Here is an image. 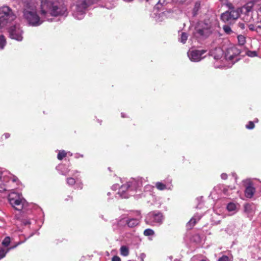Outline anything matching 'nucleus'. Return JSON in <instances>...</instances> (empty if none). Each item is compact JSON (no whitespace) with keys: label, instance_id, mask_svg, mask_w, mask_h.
Instances as JSON below:
<instances>
[{"label":"nucleus","instance_id":"nucleus-1","mask_svg":"<svg viewBox=\"0 0 261 261\" xmlns=\"http://www.w3.org/2000/svg\"><path fill=\"white\" fill-rule=\"evenodd\" d=\"M23 17L28 25L37 27L51 17L68 15L66 6L62 0H40L39 3H27L23 9Z\"/></svg>","mask_w":261,"mask_h":261},{"label":"nucleus","instance_id":"nucleus-2","mask_svg":"<svg viewBox=\"0 0 261 261\" xmlns=\"http://www.w3.org/2000/svg\"><path fill=\"white\" fill-rule=\"evenodd\" d=\"M148 177L138 176L125 181L119 188L118 194L122 198H128L140 191L143 185L148 182Z\"/></svg>","mask_w":261,"mask_h":261},{"label":"nucleus","instance_id":"nucleus-3","mask_svg":"<svg viewBox=\"0 0 261 261\" xmlns=\"http://www.w3.org/2000/svg\"><path fill=\"white\" fill-rule=\"evenodd\" d=\"M19 183L18 178L9 171L0 168V192L11 191L17 188Z\"/></svg>","mask_w":261,"mask_h":261},{"label":"nucleus","instance_id":"nucleus-4","mask_svg":"<svg viewBox=\"0 0 261 261\" xmlns=\"http://www.w3.org/2000/svg\"><path fill=\"white\" fill-rule=\"evenodd\" d=\"M93 3L92 0H73L71 7L73 16L78 20L83 19L87 8Z\"/></svg>","mask_w":261,"mask_h":261},{"label":"nucleus","instance_id":"nucleus-5","mask_svg":"<svg viewBox=\"0 0 261 261\" xmlns=\"http://www.w3.org/2000/svg\"><path fill=\"white\" fill-rule=\"evenodd\" d=\"M240 50L237 47L233 46L228 47L225 51V56L222 61L223 63L220 66L215 64L217 68H230L239 60L238 56L240 54Z\"/></svg>","mask_w":261,"mask_h":261},{"label":"nucleus","instance_id":"nucleus-6","mask_svg":"<svg viewBox=\"0 0 261 261\" xmlns=\"http://www.w3.org/2000/svg\"><path fill=\"white\" fill-rule=\"evenodd\" d=\"M228 10L221 15V20L226 24H232L239 17L241 13L240 8H235L232 4L228 3Z\"/></svg>","mask_w":261,"mask_h":261},{"label":"nucleus","instance_id":"nucleus-7","mask_svg":"<svg viewBox=\"0 0 261 261\" xmlns=\"http://www.w3.org/2000/svg\"><path fill=\"white\" fill-rule=\"evenodd\" d=\"M16 18L12 9L7 6L0 8V29L5 27Z\"/></svg>","mask_w":261,"mask_h":261},{"label":"nucleus","instance_id":"nucleus-8","mask_svg":"<svg viewBox=\"0 0 261 261\" xmlns=\"http://www.w3.org/2000/svg\"><path fill=\"white\" fill-rule=\"evenodd\" d=\"M8 199L11 205L17 211H21L25 202L21 194L14 192L9 194Z\"/></svg>","mask_w":261,"mask_h":261},{"label":"nucleus","instance_id":"nucleus-9","mask_svg":"<svg viewBox=\"0 0 261 261\" xmlns=\"http://www.w3.org/2000/svg\"><path fill=\"white\" fill-rule=\"evenodd\" d=\"M213 30L211 23L201 22L196 27L195 34L197 37H206L212 33Z\"/></svg>","mask_w":261,"mask_h":261},{"label":"nucleus","instance_id":"nucleus-10","mask_svg":"<svg viewBox=\"0 0 261 261\" xmlns=\"http://www.w3.org/2000/svg\"><path fill=\"white\" fill-rule=\"evenodd\" d=\"M254 180H257L261 182L259 179L257 178L246 179L244 180L243 181L245 187V196L247 198H252L256 192V189L254 187Z\"/></svg>","mask_w":261,"mask_h":261},{"label":"nucleus","instance_id":"nucleus-11","mask_svg":"<svg viewBox=\"0 0 261 261\" xmlns=\"http://www.w3.org/2000/svg\"><path fill=\"white\" fill-rule=\"evenodd\" d=\"M206 50L204 49H190L188 53V56L190 60L194 62H198L205 57Z\"/></svg>","mask_w":261,"mask_h":261},{"label":"nucleus","instance_id":"nucleus-12","mask_svg":"<svg viewBox=\"0 0 261 261\" xmlns=\"http://www.w3.org/2000/svg\"><path fill=\"white\" fill-rule=\"evenodd\" d=\"M9 33L11 39L18 41H21L22 40L23 32L19 24H15L11 27L9 30Z\"/></svg>","mask_w":261,"mask_h":261},{"label":"nucleus","instance_id":"nucleus-13","mask_svg":"<svg viewBox=\"0 0 261 261\" xmlns=\"http://www.w3.org/2000/svg\"><path fill=\"white\" fill-rule=\"evenodd\" d=\"M236 189L230 187H227L224 185H218L214 187L213 192L212 193L213 194L215 192L223 194L224 195L230 196L233 194Z\"/></svg>","mask_w":261,"mask_h":261},{"label":"nucleus","instance_id":"nucleus-14","mask_svg":"<svg viewBox=\"0 0 261 261\" xmlns=\"http://www.w3.org/2000/svg\"><path fill=\"white\" fill-rule=\"evenodd\" d=\"M155 186L159 191H171L173 189L172 180L171 179H167L161 181H158L155 182Z\"/></svg>","mask_w":261,"mask_h":261},{"label":"nucleus","instance_id":"nucleus-15","mask_svg":"<svg viewBox=\"0 0 261 261\" xmlns=\"http://www.w3.org/2000/svg\"><path fill=\"white\" fill-rule=\"evenodd\" d=\"M195 208L197 210H202L204 212L210 211V209H208L207 206H205L203 203V196H199L195 199Z\"/></svg>","mask_w":261,"mask_h":261},{"label":"nucleus","instance_id":"nucleus-16","mask_svg":"<svg viewBox=\"0 0 261 261\" xmlns=\"http://www.w3.org/2000/svg\"><path fill=\"white\" fill-rule=\"evenodd\" d=\"M210 53L215 60H218L223 57V51L220 47H216L214 49H212Z\"/></svg>","mask_w":261,"mask_h":261},{"label":"nucleus","instance_id":"nucleus-17","mask_svg":"<svg viewBox=\"0 0 261 261\" xmlns=\"http://www.w3.org/2000/svg\"><path fill=\"white\" fill-rule=\"evenodd\" d=\"M149 217L151 222L161 223L163 220L162 213H149Z\"/></svg>","mask_w":261,"mask_h":261},{"label":"nucleus","instance_id":"nucleus-18","mask_svg":"<svg viewBox=\"0 0 261 261\" xmlns=\"http://www.w3.org/2000/svg\"><path fill=\"white\" fill-rule=\"evenodd\" d=\"M56 169L59 172L60 174L63 175H67L70 170L68 168L66 167L65 165L59 164L56 167Z\"/></svg>","mask_w":261,"mask_h":261},{"label":"nucleus","instance_id":"nucleus-19","mask_svg":"<svg viewBox=\"0 0 261 261\" xmlns=\"http://www.w3.org/2000/svg\"><path fill=\"white\" fill-rule=\"evenodd\" d=\"M227 210L229 211H239L240 205L233 202H229L227 205Z\"/></svg>","mask_w":261,"mask_h":261},{"label":"nucleus","instance_id":"nucleus-20","mask_svg":"<svg viewBox=\"0 0 261 261\" xmlns=\"http://www.w3.org/2000/svg\"><path fill=\"white\" fill-rule=\"evenodd\" d=\"M139 223V220L137 219H130L127 221V224L129 227H134Z\"/></svg>","mask_w":261,"mask_h":261},{"label":"nucleus","instance_id":"nucleus-21","mask_svg":"<svg viewBox=\"0 0 261 261\" xmlns=\"http://www.w3.org/2000/svg\"><path fill=\"white\" fill-rule=\"evenodd\" d=\"M243 14V19L245 22H251L253 20L252 14H249L248 13H242Z\"/></svg>","mask_w":261,"mask_h":261},{"label":"nucleus","instance_id":"nucleus-22","mask_svg":"<svg viewBox=\"0 0 261 261\" xmlns=\"http://www.w3.org/2000/svg\"><path fill=\"white\" fill-rule=\"evenodd\" d=\"M247 26L249 29L252 31L260 32V31L261 30V27L260 25H256L252 23L247 24Z\"/></svg>","mask_w":261,"mask_h":261},{"label":"nucleus","instance_id":"nucleus-23","mask_svg":"<svg viewBox=\"0 0 261 261\" xmlns=\"http://www.w3.org/2000/svg\"><path fill=\"white\" fill-rule=\"evenodd\" d=\"M197 222V220L195 218H192L187 223L186 227L188 229H191Z\"/></svg>","mask_w":261,"mask_h":261},{"label":"nucleus","instance_id":"nucleus-24","mask_svg":"<svg viewBox=\"0 0 261 261\" xmlns=\"http://www.w3.org/2000/svg\"><path fill=\"white\" fill-rule=\"evenodd\" d=\"M76 179L77 178H75L74 177H70L66 178V183L69 186H73L75 185L76 182Z\"/></svg>","mask_w":261,"mask_h":261},{"label":"nucleus","instance_id":"nucleus-25","mask_svg":"<svg viewBox=\"0 0 261 261\" xmlns=\"http://www.w3.org/2000/svg\"><path fill=\"white\" fill-rule=\"evenodd\" d=\"M120 254L121 255L126 256L129 254V250L126 246H122L120 248Z\"/></svg>","mask_w":261,"mask_h":261},{"label":"nucleus","instance_id":"nucleus-26","mask_svg":"<svg viewBox=\"0 0 261 261\" xmlns=\"http://www.w3.org/2000/svg\"><path fill=\"white\" fill-rule=\"evenodd\" d=\"M188 37V35L186 33L182 32L180 35V36L179 38V41L180 42L184 44L186 43V41L187 40Z\"/></svg>","mask_w":261,"mask_h":261},{"label":"nucleus","instance_id":"nucleus-27","mask_svg":"<svg viewBox=\"0 0 261 261\" xmlns=\"http://www.w3.org/2000/svg\"><path fill=\"white\" fill-rule=\"evenodd\" d=\"M67 154V152H66L64 150H59L58 154L57 155V159L59 160H62L64 158H65Z\"/></svg>","mask_w":261,"mask_h":261},{"label":"nucleus","instance_id":"nucleus-28","mask_svg":"<svg viewBox=\"0 0 261 261\" xmlns=\"http://www.w3.org/2000/svg\"><path fill=\"white\" fill-rule=\"evenodd\" d=\"M200 3L199 2H197L195 3L194 7L193 10V15H196L197 14L198 11L200 9Z\"/></svg>","mask_w":261,"mask_h":261},{"label":"nucleus","instance_id":"nucleus-29","mask_svg":"<svg viewBox=\"0 0 261 261\" xmlns=\"http://www.w3.org/2000/svg\"><path fill=\"white\" fill-rule=\"evenodd\" d=\"M230 24H226L224 25L223 27V29L224 32L227 34H230L232 33L231 29L229 26Z\"/></svg>","mask_w":261,"mask_h":261},{"label":"nucleus","instance_id":"nucleus-30","mask_svg":"<svg viewBox=\"0 0 261 261\" xmlns=\"http://www.w3.org/2000/svg\"><path fill=\"white\" fill-rule=\"evenodd\" d=\"M6 44V39L3 35L0 36V49H3Z\"/></svg>","mask_w":261,"mask_h":261},{"label":"nucleus","instance_id":"nucleus-31","mask_svg":"<svg viewBox=\"0 0 261 261\" xmlns=\"http://www.w3.org/2000/svg\"><path fill=\"white\" fill-rule=\"evenodd\" d=\"M143 234L145 236H153L154 234V232L152 229L148 228L144 231Z\"/></svg>","mask_w":261,"mask_h":261},{"label":"nucleus","instance_id":"nucleus-32","mask_svg":"<svg viewBox=\"0 0 261 261\" xmlns=\"http://www.w3.org/2000/svg\"><path fill=\"white\" fill-rule=\"evenodd\" d=\"M238 42L240 45H243L246 42L245 37L243 35H239L238 36Z\"/></svg>","mask_w":261,"mask_h":261},{"label":"nucleus","instance_id":"nucleus-33","mask_svg":"<svg viewBox=\"0 0 261 261\" xmlns=\"http://www.w3.org/2000/svg\"><path fill=\"white\" fill-rule=\"evenodd\" d=\"M10 242V238L9 237H7L4 239L2 244L5 246L7 247L9 245Z\"/></svg>","mask_w":261,"mask_h":261},{"label":"nucleus","instance_id":"nucleus-34","mask_svg":"<svg viewBox=\"0 0 261 261\" xmlns=\"http://www.w3.org/2000/svg\"><path fill=\"white\" fill-rule=\"evenodd\" d=\"M246 54L250 57H254L257 56V52L256 51L248 50L246 51Z\"/></svg>","mask_w":261,"mask_h":261},{"label":"nucleus","instance_id":"nucleus-35","mask_svg":"<svg viewBox=\"0 0 261 261\" xmlns=\"http://www.w3.org/2000/svg\"><path fill=\"white\" fill-rule=\"evenodd\" d=\"M76 188L79 189H82L83 188V184L81 180L76 179V182L75 184Z\"/></svg>","mask_w":261,"mask_h":261},{"label":"nucleus","instance_id":"nucleus-36","mask_svg":"<svg viewBox=\"0 0 261 261\" xmlns=\"http://www.w3.org/2000/svg\"><path fill=\"white\" fill-rule=\"evenodd\" d=\"M255 125L254 122L252 121H249L247 124L246 125V128L248 129H252L254 128Z\"/></svg>","mask_w":261,"mask_h":261},{"label":"nucleus","instance_id":"nucleus-37","mask_svg":"<svg viewBox=\"0 0 261 261\" xmlns=\"http://www.w3.org/2000/svg\"><path fill=\"white\" fill-rule=\"evenodd\" d=\"M218 261H229V258L226 255H223L219 258Z\"/></svg>","mask_w":261,"mask_h":261},{"label":"nucleus","instance_id":"nucleus-38","mask_svg":"<svg viewBox=\"0 0 261 261\" xmlns=\"http://www.w3.org/2000/svg\"><path fill=\"white\" fill-rule=\"evenodd\" d=\"M252 206L251 205L249 204H246L244 205V207H245V212H248L250 210H253L252 208H250V207Z\"/></svg>","mask_w":261,"mask_h":261},{"label":"nucleus","instance_id":"nucleus-39","mask_svg":"<svg viewBox=\"0 0 261 261\" xmlns=\"http://www.w3.org/2000/svg\"><path fill=\"white\" fill-rule=\"evenodd\" d=\"M10 137V134L9 133H6L3 134L1 137V139L3 140L4 139H7Z\"/></svg>","mask_w":261,"mask_h":261},{"label":"nucleus","instance_id":"nucleus-40","mask_svg":"<svg viewBox=\"0 0 261 261\" xmlns=\"http://www.w3.org/2000/svg\"><path fill=\"white\" fill-rule=\"evenodd\" d=\"M6 254L5 250L2 248H0V259L3 258Z\"/></svg>","mask_w":261,"mask_h":261},{"label":"nucleus","instance_id":"nucleus-41","mask_svg":"<svg viewBox=\"0 0 261 261\" xmlns=\"http://www.w3.org/2000/svg\"><path fill=\"white\" fill-rule=\"evenodd\" d=\"M165 1H166V0H159L156 7L158 8H159V5H161V6L163 5L165 3Z\"/></svg>","mask_w":261,"mask_h":261},{"label":"nucleus","instance_id":"nucleus-42","mask_svg":"<svg viewBox=\"0 0 261 261\" xmlns=\"http://www.w3.org/2000/svg\"><path fill=\"white\" fill-rule=\"evenodd\" d=\"M153 188V187L150 185H146L144 187V189L146 191L152 190Z\"/></svg>","mask_w":261,"mask_h":261},{"label":"nucleus","instance_id":"nucleus-43","mask_svg":"<svg viewBox=\"0 0 261 261\" xmlns=\"http://www.w3.org/2000/svg\"><path fill=\"white\" fill-rule=\"evenodd\" d=\"M112 261H121V259L118 256L115 255L112 257Z\"/></svg>","mask_w":261,"mask_h":261},{"label":"nucleus","instance_id":"nucleus-44","mask_svg":"<svg viewBox=\"0 0 261 261\" xmlns=\"http://www.w3.org/2000/svg\"><path fill=\"white\" fill-rule=\"evenodd\" d=\"M221 177L222 179L225 180L227 178V175L226 173H222L221 175Z\"/></svg>","mask_w":261,"mask_h":261},{"label":"nucleus","instance_id":"nucleus-45","mask_svg":"<svg viewBox=\"0 0 261 261\" xmlns=\"http://www.w3.org/2000/svg\"><path fill=\"white\" fill-rule=\"evenodd\" d=\"M238 26L239 28H240L241 29H245V25L244 23H238Z\"/></svg>","mask_w":261,"mask_h":261},{"label":"nucleus","instance_id":"nucleus-46","mask_svg":"<svg viewBox=\"0 0 261 261\" xmlns=\"http://www.w3.org/2000/svg\"><path fill=\"white\" fill-rule=\"evenodd\" d=\"M74 157L76 159H78L80 157L81 158H83V154H81L80 153H76L75 155H74Z\"/></svg>","mask_w":261,"mask_h":261},{"label":"nucleus","instance_id":"nucleus-47","mask_svg":"<svg viewBox=\"0 0 261 261\" xmlns=\"http://www.w3.org/2000/svg\"><path fill=\"white\" fill-rule=\"evenodd\" d=\"M79 173V171L77 170H74L73 171V173L72 174V176L75 178H77V176L75 175L76 173Z\"/></svg>","mask_w":261,"mask_h":261},{"label":"nucleus","instance_id":"nucleus-48","mask_svg":"<svg viewBox=\"0 0 261 261\" xmlns=\"http://www.w3.org/2000/svg\"><path fill=\"white\" fill-rule=\"evenodd\" d=\"M22 222H23V223H24V224L25 225H27L28 224H30L31 223L29 220H24L22 221Z\"/></svg>","mask_w":261,"mask_h":261},{"label":"nucleus","instance_id":"nucleus-49","mask_svg":"<svg viewBox=\"0 0 261 261\" xmlns=\"http://www.w3.org/2000/svg\"><path fill=\"white\" fill-rule=\"evenodd\" d=\"M174 2L176 3H182L185 2L186 0H173Z\"/></svg>","mask_w":261,"mask_h":261},{"label":"nucleus","instance_id":"nucleus-50","mask_svg":"<svg viewBox=\"0 0 261 261\" xmlns=\"http://www.w3.org/2000/svg\"><path fill=\"white\" fill-rule=\"evenodd\" d=\"M35 210L37 211H42V208L40 207L36 206V208L35 209Z\"/></svg>","mask_w":261,"mask_h":261},{"label":"nucleus","instance_id":"nucleus-51","mask_svg":"<svg viewBox=\"0 0 261 261\" xmlns=\"http://www.w3.org/2000/svg\"><path fill=\"white\" fill-rule=\"evenodd\" d=\"M121 117H122V118L126 117V116H125V115L124 114V113H121Z\"/></svg>","mask_w":261,"mask_h":261},{"label":"nucleus","instance_id":"nucleus-52","mask_svg":"<svg viewBox=\"0 0 261 261\" xmlns=\"http://www.w3.org/2000/svg\"><path fill=\"white\" fill-rule=\"evenodd\" d=\"M117 185H114V186H113L112 188H113V189H117Z\"/></svg>","mask_w":261,"mask_h":261},{"label":"nucleus","instance_id":"nucleus-53","mask_svg":"<svg viewBox=\"0 0 261 261\" xmlns=\"http://www.w3.org/2000/svg\"><path fill=\"white\" fill-rule=\"evenodd\" d=\"M213 211H217V210L216 209V208L215 207H213Z\"/></svg>","mask_w":261,"mask_h":261},{"label":"nucleus","instance_id":"nucleus-54","mask_svg":"<svg viewBox=\"0 0 261 261\" xmlns=\"http://www.w3.org/2000/svg\"><path fill=\"white\" fill-rule=\"evenodd\" d=\"M127 2H132L133 0H125Z\"/></svg>","mask_w":261,"mask_h":261},{"label":"nucleus","instance_id":"nucleus-55","mask_svg":"<svg viewBox=\"0 0 261 261\" xmlns=\"http://www.w3.org/2000/svg\"><path fill=\"white\" fill-rule=\"evenodd\" d=\"M201 261H208V260H206L205 259H202Z\"/></svg>","mask_w":261,"mask_h":261},{"label":"nucleus","instance_id":"nucleus-56","mask_svg":"<svg viewBox=\"0 0 261 261\" xmlns=\"http://www.w3.org/2000/svg\"><path fill=\"white\" fill-rule=\"evenodd\" d=\"M110 194H111L110 192L108 193V195H110Z\"/></svg>","mask_w":261,"mask_h":261},{"label":"nucleus","instance_id":"nucleus-57","mask_svg":"<svg viewBox=\"0 0 261 261\" xmlns=\"http://www.w3.org/2000/svg\"><path fill=\"white\" fill-rule=\"evenodd\" d=\"M68 153H69L70 155H72V153H70V152H68Z\"/></svg>","mask_w":261,"mask_h":261},{"label":"nucleus","instance_id":"nucleus-58","mask_svg":"<svg viewBox=\"0 0 261 261\" xmlns=\"http://www.w3.org/2000/svg\"><path fill=\"white\" fill-rule=\"evenodd\" d=\"M68 153H69L70 155H72V153H70V152H68Z\"/></svg>","mask_w":261,"mask_h":261},{"label":"nucleus","instance_id":"nucleus-59","mask_svg":"<svg viewBox=\"0 0 261 261\" xmlns=\"http://www.w3.org/2000/svg\"><path fill=\"white\" fill-rule=\"evenodd\" d=\"M18 215H16V217H17V218L18 219V218H19V217L17 216Z\"/></svg>","mask_w":261,"mask_h":261},{"label":"nucleus","instance_id":"nucleus-60","mask_svg":"<svg viewBox=\"0 0 261 261\" xmlns=\"http://www.w3.org/2000/svg\"><path fill=\"white\" fill-rule=\"evenodd\" d=\"M68 197H69V198H70V199H71V198H72V197H70V196H68Z\"/></svg>","mask_w":261,"mask_h":261}]
</instances>
